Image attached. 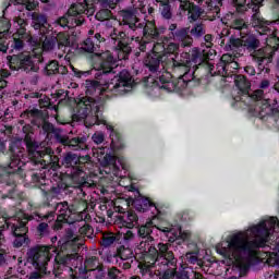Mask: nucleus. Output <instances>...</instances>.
I'll use <instances>...</instances> for the list:
<instances>
[{
	"label": "nucleus",
	"instance_id": "f257e3e1",
	"mask_svg": "<svg viewBox=\"0 0 279 279\" xmlns=\"http://www.w3.org/2000/svg\"><path fill=\"white\" fill-rule=\"evenodd\" d=\"M95 78L96 81H85V97L106 99L104 98L105 88L112 90L117 95H125L134 86H138V84L151 90H162L160 87L162 84H160V80L158 78V71H153L148 76H144L143 78H134L130 74V71H120L119 75H117V71H102L96 73Z\"/></svg>",
	"mask_w": 279,
	"mask_h": 279
},
{
	"label": "nucleus",
	"instance_id": "f03ea898",
	"mask_svg": "<svg viewBox=\"0 0 279 279\" xmlns=\"http://www.w3.org/2000/svg\"><path fill=\"white\" fill-rule=\"evenodd\" d=\"M208 77H220V82L232 84L239 75L228 71H208L207 75L202 76L197 71H185L184 74L175 77L171 71H158V77L162 90L167 93H182L186 88H195L202 84H208Z\"/></svg>",
	"mask_w": 279,
	"mask_h": 279
},
{
	"label": "nucleus",
	"instance_id": "7ed1b4c3",
	"mask_svg": "<svg viewBox=\"0 0 279 279\" xmlns=\"http://www.w3.org/2000/svg\"><path fill=\"white\" fill-rule=\"evenodd\" d=\"M138 252L140 258L143 260L138 265L142 274H151V268L155 267V271L162 279L173 278V274L178 269V258L171 250V243L159 242L157 247Z\"/></svg>",
	"mask_w": 279,
	"mask_h": 279
},
{
	"label": "nucleus",
	"instance_id": "20e7f679",
	"mask_svg": "<svg viewBox=\"0 0 279 279\" xmlns=\"http://www.w3.org/2000/svg\"><path fill=\"white\" fill-rule=\"evenodd\" d=\"M130 206H133L137 213H147V210H151V215H160V205L154 203L151 198L143 196L141 192L137 191V196L134 198H121L113 205L114 213H118L116 216V223L120 226V228L132 230V228L138 226V215H136V211L134 210H128Z\"/></svg>",
	"mask_w": 279,
	"mask_h": 279
},
{
	"label": "nucleus",
	"instance_id": "39448f33",
	"mask_svg": "<svg viewBox=\"0 0 279 279\" xmlns=\"http://www.w3.org/2000/svg\"><path fill=\"white\" fill-rule=\"evenodd\" d=\"M111 40L118 43L116 45V49L118 52V60L112 57L110 52L96 53L92 57L94 62V71H114L117 66H119V62L121 60H128V56L132 52V47L128 45L130 37L125 32L117 33V28H113V33H111Z\"/></svg>",
	"mask_w": 279,
	"mask_h": 279
},
{
	"label": "nucleus",
	"instance_id": "423d86ee",
	"mask_svg": "<svg viewBox=\"0 0 279 279\" xmlns=\"http://www.w3.org/2000/svg\"><path fill=\"white\" fill-rule=\"evenodd\" d=\"M24 143L33 165L43 171H58L60 169V157L51 147H40V144L29 135L24 136Z\"/></svg>",
	"mask_w": 279,
	"mask_h": 279
},
{
	"label": "nucleus",
	"instance_id": "0eeeda50",
	"mask_svg": "<svg viewBox=\"0 0 279 279\" xmlns=\"http://www.w3.org/2000/svg\"><path fill=\"white\" fill-rule=\"evenodd\" d=\"M104 106H106V99L82 97L73 109L72 119L73 121H84L86 128L101 125L104 120L99 119V114L104 112Z\"/></svg>",
	"mask_w": 279,
	"mask_h": 279
},
{
	"label": "nucleus",
	"instance_id": "6e6552de",
	"mask_svg": "<svg viewBox=\"0 0 279 279\" xmlns=\"http://www.w3.org/2000/svg\"><path fill=\"white\" fill-rule=\"evenodd\" d=\"M95 4L90 0H84L83 2L72 3L66 13L56 21L60 27H78L84 25L86 17L95 14Z\"/></svg>",
	"mask_w": 279,
	"mask_h": 279
},
{
	"label": "nucleus",
	"instance_id": "1a4fd4ad",
	"mask_svg": "<svg viewBox=\"0 0 279 279\" xmlns=\"http://www.w3.org/2000/svg\"><path fill=\"white\" fill-rule=\"evenodd\" d=\"M170 64L172 69L183 66L184 69H189V71H191V69L193 71H213L215 69V63L204 59V54L199 52L197 48L193 49L192 56L187 52H182L180 56L174 54V57H170Z\"/></svg>",
	"mask_w": 279,
	"mask_h": 279
},
{
	"label": "nucleus",
	"instance_id": "9d476101",
	"mask_svg": "<svg viewBox=\"0 0 279 279\" xmlns=\"http://www.w3.org/2000/svg\"><path fill=\"white\" fill-rule=\"evenodd\" d=\"M44 206L48 208H53L54 213L57 214V220L52 225V230L58 232L62 230L64 223H69L70 226L80 221V211L77 209V205L71 204L69 205L68 202H60L56 203L53 199L49 201V196L47 201L44 203Z\"/></svg>",
	"mask_w": 279,
	"mask_h": 279
},
{
	"label": "nucleus",
	"instance_id": "9b49d317",
	"mask_svg": "<svg viewBox=\"0 0 279 279\" xmlns=\"http://www.w3.org/2000/svg\"><path fill=\"white\" fill-rule=\"evenodd\" d=\"M51 245H37L31 247L27 253V263H32L33 267L38 271H45L49 260H51L53 253V247H58V236L54 235L50 239Z\"/></svg>",
	"mask_w": 279,
	"mask_h": 279
},
{
	"label": "nucleus",
	"instance_id": "f8f14e48",
	"mask_svg": "<svg viewBox=\"0 0 279 279\" xmlns=\"http://www.w3.org/2000/svg\"><path fill=\"white\" fill-rule=\"evenodd\" d=\"M86 159L75 153H65L59 169L64 167L65 173L73 182H86Z\"/></svg>",
	"mask_w": 279,
	"mask_h": 279
},
{
	"label": "nucleus",
	"instance_id": "ddd939ff",
	"mask_svg": "<svg viewBox=\"0 0 279 279\" xmlns=\"http://www.w3.org/2000/svg\"><path fill=\"white\" fill-rule=\"evenodd\" d=\"M22 119H41V130L46 135V141L48 143H59L62 136V130L56 128L53 123L49 122V114L45 113V111L39 109H27L26 111L21 113Z\"/></svg>",
	"mask_w": 279,
	"mask_h": 279
},
{
	"label": "nucleus",
	"instance_id": "4468645a",
	"mask_svg": "<svg viewBox=\"0 0 279 279\" xmlns=\"http://www.w3.org/2000/svg\"><path fill=\"white\" fill-rule=\"evenodd\" d=\"M21 159L15 158L12 159L9 163V175L5 179L7 186H11V190H9L7 197L10 199L16 198V179L20 178V180H23L25 178V170L20 166Z\"/></svg>",
	"mask_w": 279,
	"mask_h": 279
},
{
	"label": "nucleus",
	"instance_id": "2eb2a0df",
	"mask_svg": "<svg viewBox=\"0 0 279 279\" xmlns=\"http://www.w3.org/2000/svg\"><path fill=\"white\" fill-rule=\"evenodd\" d=\"M120 16L122 17V25H128L132 32H136V29H143L144 36L149 34L153 38H158V32L151 29L149 32V26L141 23L138 17L136 16V11L134 10H122L120 12Z\"/></svg>",
	"mask_w": 279,
	"mask_h": 279
},
{
	"label": "nucleus",
	"instance_id": "dca6fc26",
	"mask_svg": "<svg viewBox=\"0 0 279 279\" xmlns=\"http://www.w3.org/2000/svg\"><path fill=\"white\" fill-rule=\"evenodd\" d=\"M151 232H154V222L151 220L137 227V236L142 239L136 247L137 252H145L156 247V240L151 236Z\"/></svg>",
	"mask_w": 279,
	"mask_h": 279
},
{
	"label": "nucleus",
	"instance_id": "f3484780",
	"mask_svg": "<svg viewBox=\"0 0 279 279\" xmlns=\"http://www.w3.org/2000/svg\"><path fill=\"white\" fill-rule=\"evenodd\" d=\"M11 232L14 236L13 247H29L32 240H29V235H27V232H29L27 222L20 221L12 225Z\"/></svg>",
	"mask_w": 279,
	"mask_h": 279
},
{
	"label": "nucleus",
	"instance_id": "a211bd4d",
	"mask_svg": "<svg viewBox=\"0 0 279 279\" xmlns=\"http://www.w3.org/2000/svg\"><path fill=\"white\" fill-rule=\"evenodd\" d=\"M77 236L72 228L65 230V234L58 241V246H53V252H78L80 245L77 244Z\"/></svg>",
	"mask_w": 279,
	"mask_h": 279
},
{
	"label": "nucleus",
	"instance_id": "6ab92c4d",
	"mask_svg": "<svg viewBox=\"0 0 279 279\" xmlns=\"http://www.w3.org/2000/svg\"><path fill=\"white\" fill-rule=\"evenodd\" d=\"M36 217H38V221H41L37 225L35 229V234L38 239H45L46 236H49L51 234V229H49V223L51 221H54L56 219V211L51 210L46 214L37 213Z\"/></svg>",
	"mask_w": 279,
	"mask_h": 279
},
{
	"label": "nucleus",
	"instance_id": "aec40b11",
	"mask_svg": "<svg viewBox=\"0 0 279 279\" xmlns=\"http://www.w3.org/2000/svg\"><path fill=\"white\" fill-rule=\"evenodd\" d=\"M10 69L13 71H19L23 69L24 71H34V62H32V57L29 54L21 53L19 56H8Z\"/></svg>",
	"mask_w": 279,
	"mask_h": 279
},
{
	"label": "nucleus",
	"instance_id": "412c9836",
	"mask_svg": "<svg viewBox=\"0 0 279 279\" xmlns=\"http://www.w3.org/2000/svg\"><path fill=\"white\" fill-rule=\"evenodd\" d=\"M99 120L102 121V124L106 125L107 130L110 132L109 136L111 140L112 149L114 151H123V149L125 148V141H123V136L121 135V133H119V131H117L113 125L107 124L106 120L100 118Z\"/></svg>",
	"mask_w": 279,
	"mask_h": 279
},
{
	"label": "nucleus",
	"instance_id": "4be33fe9",
	"mask_svg": "<svg viewBox=\"0 0 279 279\" xmlns=\"http://www.w3.org/2000/svg\"><path fill=\"white\" fill-rule=\"evenodd\" d=\"M97 154L101 167H111L113 169V175H119L121 169L117 166V157L110 153H106V148H99Z\"/></svg>",
	"mask_w": 279,
	"mask_h": 279
},
{
	"label": "nucleus",
	"instance_id": "5701e85b",
	"mask_svg": "<svg viewBox=\"0 0 279 279\" xmlns=\"http://www.w3.org/2000/svg\"><path fill=\"white\" fill-rule=\"evenodd\" d=\"M234 85L238 88V95L233 97V101L235 104H239V101L243 100V96L245 95H250V88H252V83H250V81H247V78L243 75H238L234 78Z\"/></svg>",
	"mask_w": 279,
	"mask_h": 279
},
{
	"label": "nucleus",
	"instance_id": "b1692460",
	"mask_svg": "<svg viewBox=\"0 0 279 279\" xmlns=\"http://www.w3.org/2000/svg\"><path fill=\"white\" fill-rule=\"evenodd\" d=\"M252 56L253 60L257 62L259 71H269V68H267L266 64L271 63V52H268L265 48H260L258 50H254Z\"/></svg>",
	"mask_w": 279,
	"mask_h": 279
},
{
	"label": "nucleus",
	"instance_id": "393cba45",
	"mask_svg": "<svg viewBox=\"0 0 279 279\" xmlns=\"http://www.w3.org/2000/svg\"><path fill=\"white\" fill-rule=\"evenodd\" d=\"M174 43H179L180 47H193V37L189 34V28L183 27L172 33Z\"/></svg>",
	"mask_w": 279,
	"mask_h": 279
},
{
	"label": "nucleus",
	"instance_id": "a878e982",
	"mask_svg": "<svg viewBox=\"0 0 279 279\" xmlns=\"http://www.w3.org/2000/svg\"><path fill=\"white\" fill-rule=\"evenodd\" d=\"M227 53H231L233 58H239L245 53V48L243 47V41L241 38L231 37L227 45L225 46Z\"/></svg>",
	"mask_w": 279,
	"mask_h": 279
},
{
	"label": "nucleus",
	"instance_id": "bb28decb",
	"mask_svg": "<svg viewBox=\"0 0 279 279\" xmlns=\"http://www.w3.org/2000/svg\"><path fill=\"white\" fill-rule=\"evenodd\" d=\"M269 85H270L269 80H263L259 84V88H262V89H256L251 95V99H253V101H256V111L258 112V116H260V104H263V101L267 100V98H265L264 90Z\"/></svg>",
	"mask_w": 279,
	"mask_h": 279
},
{
	"label": "nucleus",
	"instance_id": "cd10ccee",
	"mask_svg": "<svg viewBox=\"0 0 279 279\" xmlns=\"http://www.w3.org/2000/svg\"><path fill=\"white\" fill-rule=\"evenodd\" d=\"M43 53H53L58 49V38L56 36H44L40 38L39 46H36Z\"/></svg>",
	"mask_w": 279,
	"mask_h": 279
},
{
	"label": "nucleus",
	"instance_id": "c85d7f7f",
	"mask_svg": "<svg viewBox=\"0 0 279 279\" xmlns=\"http://www.w3.org/2000/svg\"><path fill=\"white\" fill-rule=\"evenodd\" d=\"M60 145H64V147H69L74 151L82 149V145H84V137H74L69 138L66 135H61V140H59Z\"/></svg>",
	"mask_w": 279,
	"mask_h": 279
},
{
	"label": "nucleus",
	"instance_id": "c756f323",
	"mask_svg": "<svg viewBox=\"0 0 279 279\" xmlns=\"http://www.w3.org/2000/svg\"><path fill=\"white\" fill-rule=\"evenodd\" d=\"M52 99H54V101H58V105H53L51 102L48 104L47 108H49V110H54V112H58L59 107L58 106H63V104H66V99H69V92L64 90V89H58L54 94L51 95Z\"/></svg>",
	"mask_w": 279,
	"mask_h": 279
},
{
	"label": "nucleus",
	"instance_id": "7c9ffc66",
	"mask_svg": "<svg viewBox=\"0 0 279 279\" xmlns=\"http://www.w3.org/2000/svg\"><path fill=\"white\" fill-rule=\"evenodd\" d=\"M53 254H57L54 257V260L58 265L66 266L73 258H76L77 252H71V251H57Z\"/></svg>",
	"mask_w": 279,
	"mask_h": 279
},
{
	"label": "nucleus",
	"instance_id": "2f4dec72",
	"mask_svg": "<svg viewBox=\"0 0 279 279\" xmlns=\"http://www.w3.org/2000/svg\"><path fill=\"white\" fill-rule=\"evenodd\" d=\"M20 38L22 40H26L31 47H40V41H38L31 33H28L24 27L17 29L16 34L13 37Z\"/></svg>",
	"mask_w": 279,
	"mask_h": 279
},
{
	"label": "nucleus",
	"instance_id": "473e14b6",
	"mask_svg": "<svg viewBox=\"0 0 279 279\" xmlns=\"http://www.w3.org/2000/svg\"><path fill=\"white\" fill-rule=\"evenodd\" d=\"M54 38H57V49L61 51L59 58H62L66 47L71 45V40L69 39V35L64 33H59Z\"/></svg>",
	"mask_w": 279,
	"mask_h": 279
},
{
	"label": "nucleus",
	"instance_id": "72a5a7b5",
	"mask_svg": "<svg viewBox=\"0 0 279 279\" xmlns=\"http://www.w3.org/2000/svg\"><path fill=\"white\" fill-rule=\"evenodd\" d=\"M156 3H159V12L162 19L166 21H171L173 19V11L171 10V4H169V0H155Z\"/></svg>",
	"mask_w": 279,
	"mask_h": 279
},
{
	"label": "nucleus",
	"instance_id": "f704fd0d",
	"mask_svg": "<svg viewBox=\"0 0 279 279\" xmlns=\"http://www.w3.org/2000/svg\"><path fill=\"white\" fill-rule=\"evenodd\" d=\"M242 45L243 48H246L248 51H256V49L260 47V40L254 35H247L242 37Z\"/></svg>",
	"mask_w": 279,
	"mask_h": 279
},
{
	"label": "nucleus",
	"instance_id": "c9c22d12",
	"mask_svg": "<svg viewBox=\"0 0 279 279\" xmlns=\"http://www.w3.org/2000/svg\"><path fill=\"white\" fill-rule=\"evenodd\" d=\"M32 27L35 29H43L47 25V15L38 12H33L31 14Z\"/></svg>",
	"mask_w": 279,
	"mask_h": 279
},
{
	"label": "nucleus",
	"instance_id": "e433bc0d",
	"mask_svg": "<svg viewBox=\"0 0 279 279\" xmlns=\"http://www.w3.org/2000/svg\"><path fill=\"white\" fill-rule=\"evenodd\" d=\"M81 49L87 53H95L99 49V44L93 40V37H87L82 44Z\"/></svg>",
	"mask_w": 279,
	"mask_h": 279
},
{
	"label": "nucleus",
	"instance_id": "4c0bfd02",
	"mask_svg": "<svg viewBox=\"0 0 279 279\" xmlns=\"http://www.w3.org/2000/svg\"><path fill=\"white\" fill-rule=\"evenodd\" d=\"M102 264L99 263V257L90 256L84 260L85 271H97L98 267Z\"/></svg>",
	"mask_w": 279,
	"mask_h": 279
},
{
	"label": "nucleus",
	"instance_id": "58836bf2",
	"mask_svg": "<svg viewBox=\"0 0 279 279\" xmlns=\"http://www.w3.org/2000/svg\"><path fill=\"white\" fill-rule=\"evenodd\" d=\"M251 25L252 27L263 28L267 27L269 25V22L265 21L263 16H260V12L258 10H255V13L251 17Z\"/></svg>",
	"mask_w": 279,
	"mask_h": 279
},
{
	"label": "nucleus",
	"instance_id": "ea45409f",
	"mask_svg": "<svg viewBox=\"0 0 279 279\" xmlns=\"http://www.w3.org/2000/svg\"><path fill=\"white\" fill-rule=\"evenodd\" d=\"M25 39H21V37L14 36L11 40H9V47L11 48V53L14 51H23L25 49Z\"/></svg>",
	"mask_w": 279,
	"mask_h": 279
},
{
	"label": "nucleus",
	"instance_id": "a19ab883",
	"mask_svg": "<svg viewBox=\"0 0 279 279\" xmlns=\"http://www.w3.org/2000/svg\"><path fill=\"white\" fill-rule=\"evenodd\" d=\"M117 256H119L121 260H131V263L134 260V252H132L130 247H124L123 245L118 248Z\"/></svg>",
	"mask_w": 279,
	"mask_h": 279
},
{
	"label": "nucleus",
	"instance_id": "79ce46f5",
	"mask_svg": "<svg viewBox=\"0 0 279 279\" xmlns=\"http://www.w3.org/2000/svg\"><path fill=\"white\" fill-rule=\"evenodd\" d=\"M191 36L194 38H202V36L206 35V25L204 22L195 23L190 31Z\"/></svg>",
	"mask_w": 279,
	"mask_h": 279
},
{
	"label": "nucleus",
	"instance_id": "37998d69",
	"mask_svg": "<svg viewBox=\"0 0 279 279\" xmlns=\"http://www.w3.org/2000/svg\"><path fill=\"white\" fill-rule=\"evenodd\" d=\"M206 5H207V10L209 12H211V14L219 16V14L221 12V8L223 7V3H221L217 0H207Z\"/></svg>",
	"mask_w": 279,
	"mask_h": 279
},
{
	"label": "nucleus",
	"instance_id": "c03bdc74",
	"mask_svg": "<svg viewBox=\"0 0 279 279\" xmlns=\"http://www.w3.org/2000/svg\"><path fill=\"white\" fill-rule=\"evenodd\" d=\"M190 15L187 16L190 23H195L204 14V9L199 5L194 4L190 10Z\"/></svg>",
	"mask_w": 279,
	"mask_h": 279
},
{
	"label": "nucleus",
	"instance_id": "a18cd8bd",
	"mask_svg": "<svg viewBox=\"0 0 279 279\" xmlns=\"http://www.w3.org/2000/svg\"><path fill=\"white\" fill-rule=\"evenodd\" d=\"M231 5H233L240 14H244V12H247V9L250 8L247 0H231Z\"/></svg>",
	"mask_w": 279,
	"mask_h": 279
},
{
	"label": "nucleus",
	"instance_id": "49530a36",
	"mask_svg": "<svg viewBox=\"0 0 279 279\" xmlns=\"http://www.w3.org/2000/svg\"><path fill=\"white\" fill-rule=\"evenodd\" d=\"M144 64L149 71H156L158 70V66H160V59L158 57H147L144 60Z\"/></svg>",
	"mask_w": 279,
	"mask_h": 279
},
{
	"label": "nucleus",
	"instance_id": "de8ad7c7",
	"mask_svg": "<svg viewBox=\"0 0 279 279\" xmlns=\"http://www.w3.org/2000/svg\"><path fill=\"white\" fill-rule=\"evenodd\" d=\"M80 235L81 236H87V239H90V236H93V232H95V230L93 229V227L90 225L85 223L83 227H81L78 229Z\"/></svg>",
	"mask_w": 279,
	"mask_h": 279
},
{
	"label": "nucleus",
	"instance_id": "09e8293b",
	"mask_svg": "<svg viewBox=\"0 0 279 279\" xmlns=\"http://www.w3.org/2000/svg\"><path fill=\"white\" fill-rule=\"evenodd\" d=\"M217 69H222V71H228L233 69L234 71H239V63L236 61H231L230 63L219 62Z\"/></svg>",
	"mask_w": 279,
	"mask_h": 279
},
{
	"label": "nucleus",
	"instance_id": "8fccbe9b",
	"mask_svg": "<svg viewBox=\"0 0 279 279\" xmlns=\"http://www.w3.org/2000/svg\"><path fill=\"white\" fill-rule=\"evenodd\" d=\"M232 29H247V23H245V20L243 19H235L231 23Z\"/></svg>",
	"mask_w": 279,
	"mask_h": 279
},
{
	"label": "nucleus",
	"instance_id": "3c124183",
	"mask_svg": "<svg viewBox=\"0 0 279 279\" xmlns=\"http://www.w3.org/2000/svg\"><path fill=\"white\" fill-rule=\"evenodd\" d=\"M267 264L270 267H279V253L272 252L267 258Z\"/></svg>",
	"mask_w": 279,
	"mask_h": 279
},
{
	"label": "nucleus",
	"instance_id": "603ef678",
	"mask_svg": "<svg viewBox=\"0 0 279 279\" xmlns=\"http://www.w3.org/2000/svg\"><path fill=\"white\" fill-rule=\"evenodd\" d=\"M64 69L69 71V68H66V65H60L56 60L51 61L48 65H46V71H64Z\"/></svg>",
	"mask_w": 279,
	"mask_h": 279
},
{
	"label": "nucleus",
	"instance_id": "864d4df0",
	"mask_svg": "<svg viewBox=\"0 0 279 279\" xmlns=\"http://www.w3.org/2000/svg\"><path fill=\"white\" fill-rule=\"evenodd\" d=\"M114 241H117V236L110 233L108 235L102 236L101 245L102 247H110V245H112Z\"/></svg>",
	"mask_w": 279,
	"mask_h": 279
},
{
	"label": "nucleus",
	"instance_id": "5fc2aeb1",
	"mask_svg": "<svg viewBox=\"0 0 279 279\" xmlns=\"http://www.w3.org/2000/svg\"><path fill=\"white\" fill-rule=\"evenodd\" d=\"M195 4L192 3L189 0H179V8L180 10H182L183 12H191V10L193 9Z\"/></svg>",
	"mask_w": 279,
	"mask_h": 279
},
{
	"label": "nucleus",
	"instance_id": "6e6d98bb",
	"mask_svg": "<svg viewBox=\"0 0 279 279\" xmlns=\"http://www.w3.org/2000/svg\"><path fill=\"white\" fill-rule=\"evenodd\" d=\"M10 75H12L11 72L8 71H1L0 72V90H3V88H5L8 86V77H10Z\"/></svg>",
	"mask_w": 279,
	"mask_h": 279
},
{
	"label": "nucleus",
	"instance_id": "4d7b16f0",
	"mask_svg": "<svg viewBox=\"0 0 279 279\" xmlns=\"http://www.w3.org/2000/svg\"><path fill=\"white\" fill-rule=\"evenodd\" d=\"M101 8L114 10L117 8V3H119V0H98Z\"/></svg>",
	"mask_w": 279,
	"mask_h": 279
},
{
	"label": "nucleus",
	"instance_id": "13d9d810",
	"mask_svg": "<svg viewBox=\"0 0 279 279\" xmlns=\"http://www.w3.org/2000/svg\"><path fill=\"white\" fill-rule=\"evenodd\" d=\"M178 49H180V44L170 43L166 48V52L170 56V58H173V53H175Z\"/></svg>",
	"mask_w": 279,
	"mask_h": 279
},
{
	"label": "nucleus",
	"instance_id": "bf43d9fd",
	"mask_svg": "<svg viewBox=\"0 0 279 279\" xmlns=\"http://www.w3.org/2000/svg\"><path fill=\"white\" fill-rule=\"evenodd\" d=\"M106 138V135H104L102 132H96L94 133V135L92 136V141L96 144V145H101V143H104Z\"/></svg>",
	"mask_w": 279,
	"mask_h": 279
},
{
	"label": "nucleus",
	"instance_id": "052dcab7",
	"mask_svg": "<svg viewBox=\"0 0 279 279\" xmlns=\"http://www.w3.org/2000/svg\"><path fill=\"white\" fill-rule=\"evenodd\" d=\"M88 36L89 38H93V40H96L95 43H97L98 47L100 43H104V37H101L100 33H96L94 29H89L88 31Z\"/></svg>",
	"mask_w": 279,
	"mask_h": 279
},
{
	"label": "nucleus",
	"instance_id": "680f3d73",
	"mask_svg": "<svg viewBox=\"0 0 279 279\" xmlns=\"http://www.w3.org/2000/svg\"><path fill=\"white\" fill-rule=\"evenodd\" d=\"M170 279H190L189 272L186 270L178 271V269H174V274Z\"/></svg>",
	"mask_w": 279,
	"mask_h": 279
},
{
	"label": "nucleus",
	"instance_id": "e2e57ef3",
	"mask_svg": "<svg viewBox=\"0 0 279 279\" xmlns=\"http://www.w3.org/2000/svg\"><path fill=\"white\" fill-rule=\"evenodd\" d=\"M119 274H121V271L117 267L109 268L107 279H119Z\"/></svg>",
	"mask_w": 279,
	"mask_h": 279
},
{
	"label": "nucleus",
	"instance_id": "0e129e2a",
	"mask_svg": "<svg viewBox=\"0 0 279 279\" xmlns=\"http://www.w3.org/2000/svg\"><path fill=\"white\" fill-rule=\"evenodd\" d=\"M96 275H95V279H106L107 272H106V268L104 267V264H101L100 266H98L96 268Z\"/></svg>",
	"mask_w": 279,
	"mask_h": 279
},
{
	"label": "nucleus",
	"instance_id": "69168bd1",
	"mask_svg": "<svg viewBox=\"0 0 279 279\" xmlns=\"http://www.w3.org/2000/svg\"><path fill=\"white\" fill-rule=\"evenodd\" d=\"M25 9L32 12V10H36L38 7V0H26V3L24 4Z\"/></svg>",
	"mask_w": 279,
	"mask_h": 279
},
{
	"label": "nucleus",
	"instance_id": "338daca9",
	"mask_svg": "<svg viewBox=\"0 0 279 279\" xmlns=\"http://www.w3.org/2000/svg\"><path fill=\"white\" fill-rule=\"evenodd\" d=\"M45 170L43 172H33L32 182H40V180H45Z\"/></svg>",
	"mask_w": 279,
	"mask_h": 279
},
{
	"label": "nucleus",
	"instance_id": "774afa93",
	"mask_svg": "<svg viewBox=\"0 0 279 279\" xmlns=\"http://www.w3.org/2000/svg\"><path fill=\"white\" fill-rule=\"evenodd\" d=\"M233 58L234 54H232V52H228L221 57L220 62H223V64H230V62H233Z\"/></svg>",
	"mask_w": 279,
	"mask_h": 279
}]
</instances>
